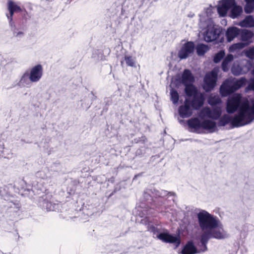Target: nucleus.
Returning <instances> with one entry per match:
<instances>
[{"mask_svg": "<svg viewBox=\"0 0 254 254\" xmlns=\"http://www.w3.org/2000/svg\"><path fill=\"white\" fill-rule=\"evenodd\" d=\"M253 106L247 99L243 98L241 94L235 93L229 97L226 104V111L229 114L234 113L238 110L237 114L233 118L232 126L238 127L245 126L254 120V101Z\"/></svg>", "mask_w": 254, "mask_h": 254, "instance_id": "nucleus-1", "label": "nucleus"}, {"mask_svg": "<svg viewBox=\"0 0 254 254\" xmlns=\"http://www.w3.org/2000/svg\"><path fill=\"white\" fill-rule=\"evenodd\" d=\"M174 195L173 192H168L162 190H157L155 189H146L144 191L143 197L145 202H141L138 211L141 217H147L154 216L155 211L164 212L168 208L167 204L168 200L165 197L168 195Z\"/></svg>", "mask_w": 254, "mask_h": 254, "instance_id": "nucleus-2", "label": "nucleus"}, {"mask_svg": "<svg viewBox=\"0 0 254 254\" xmlns=\"http://www.w3.org/2000/svg\"><path fill=\"white\" fill-rule=\"evenodd\" d=\"M197 218L199 226L203 232L213 230L219 226L220 221L217 217L205 210H199V212L197 214Z\"/></svg>", "mask_w": 254, "mask_h": 254, "instance_id": "nucleus-3", "label": "nucleus"}, {"mask_svg": "<svg viewBox=\"0 0 254 254\" xmlns=\"http://www.w3.org/2000/svg\"><path fill=\"white\" fill-rule=\"evenodd\" d=\"M227 237L226 233L223 229H213V230L204 232L200 236V242L202 249L201 251L204 252L207 250V244L209 239H223Z\"/></svg>", "mask_w": 254, "mask_h": 254, "instance_id": "nucleus-4", "label": "nucleus"}, {"mask_svg": "<svg viewBox=\"0 0 254 254\" xmlns=\"http://www.w3.org/2000/svg\"><path fill=\"white\" fill-rule=\"evenodd\" d=\"M156 238L163 242L173 244L175 246V249L177 248L181 244L180 236L179 235L177 236L171 235L167 230L157 235Z\"/></svg>", "mask_w": 254, "mask_h": 254, "instance_id": "nucleus-5", "label": "nucleus"}, {"mask_svg": "<svg viewBox=\"0 0 254 254\" xmlns=\"http://www.w3.org/2000/svg\"><path fill=\"white\" fill-rule=\"evenodd\" d=\"M220 31L215 27L214 23H208L203 34L204 40L207 42L216 40L219 36Z\"/></svg>", "mask_w": 254, "mask_h": 254, "instance_id": "nucleus-6", "label": "nucleus"}, {"mask_svg": "<svg viewBox=\"0 0 254 254\" xmlns=\"http://www.w3.org/2000/svg\"><path fill=\"white\" fill-rule=\"evenodd\" d=\"M217 73L214 70L207 73L204 77L203 89L207 92L213 89L216 85Z\"/></svg>", "mask_w": 254, "mask_h": 254, "instance_id": "nucleus-7", "label": "nucleus"}, {"mask_svg": "<svg viewBox=\"0 0 254 254\" xmlns=\"http://www.w3.org/2000/svg\"><path fill=\"white\" fill-rule=\"evenodd\" d=\"M235 4V0H221L217 6V10L219 16L224 17L231 7Z\"/></svg>", "mask_w": 254, "mask_h": 254, "instance_id": "nucleus-8", "label": "nucleus"}, {"mask_svg": "<svg viewBox=\"0 0 254 254\" xmlns=\"http://www.w3.org/2000/svg\"><path fill=\"white\" fill-rule=\"evenodd\" d=\"M195 45L192 42H187L182 47L178 53V57L181 59L187 58L190 54L194 52Z\"/></svg>", "mask_w": 254, "mask_h": 254, "instance_id": "nucleus-9", "label": "nucleus"}, {"mask_svg": "<svg viewBox=\"0 0 254 254\" xmlns=\"http://www.w3.org/2000/svg\"><path fill=\"white\" fill-rule=\"evenodd\" d=\"M43 73L42 65L39 64L32 67L29 72L30 80L32 82H37L41 79Z\"/></svg>", "mask_w": 254, "mask_h": 254, "instance_id": "nucleus-10", "label": "nucleus"}, {"mask_svg": "<svg viewBox=\"0 0 254 254\" xmlns=\"http://www.w3.org/2000/svg\"><path fill=\"white\" fill-rule=\"evenodd\" d=\"M39 205L43 209L47 211H56L59 209L60 204L59 203H53L48 199V196L44 195L39 201Z\"/></svg>", "mask_w": 254, "mask_h": 254, "instance_id": "nucleus-11", "label": "nucleus"}, {"mask_svg": "<svg viewBox=\"0 0 254 254\" xmlns=\"http://www.w3.org/2000/svg\"><path fill=\"white\" fill-rule=\"evenodd\" d=\"M252 66L251 63L249 62L245 64L233 65L231 69L232 73L236 76L246 74L250 70Z\"/></svg>", "mask_w": 254, "mask_h": 254, "instance_id": "nucleus-12", "label": "nucleus"}, {"mask_svg": "<svg viewBox=\"0 0 254 254\" xmlns=\"http://www.w3.org/2000/svg\"><path fill=\"white\" fill-rule=\"evenodd\" d=\"M221 110L219 108L210 109L209 108H204L201 111V115L213 120H218L221 115Z\"/></svg>", "mask_w": 254, "mask_h": 254, "instance_id": "nucleus-13", "label": "nucleus"}, {"mask_svg": "<svg viewBox=\"0 0 254 254\" xmlns=\"http://www.w3.org/2000/svg\"><path fill=\"white\" fill-rule=\"evenodd\" d=\"M179 115L182 118H187L192 115V111L190 107V100L186 98L184 105L179 107L178 110Z\"/></svg>", "mask_w": 254, "mask_h": 254, "instance_id": "nucleus-14", "label": "nucleus"}, {"mask_svg": "<svg viewBox=\"0 0 254 254\" xmlns=\"http://www.w3.org/2000/svg\"><path fill=\"white\" fill-rule=\"evenodd\" d=\"M254 36V33L253 31L246 29H241L239 34L240 40L246 47L253 42Z\"/></svg>", "mask_w": 254, "mask_h": 254, "instance_id": "nucleus-15", "label": "nucleus"}, {"mask_svg": "<svg viewBox=\"0 0 254 254\" xmlns=\"http://www.w3.org/2000/svg\"><path fill=\"white\" fill-rule=\"evenodd\" d=\"M204 100L203 94L199 93L192 97V99L190 101V106L193 109L198 110L203 106Z\"/></svg>", "mask_w": 254, "mask_h": 254, "instance_id": "nucleus-16", "label": "nucleus"}, {"mask_svg": "<svg viewBox=\"0 0 254 254\" xmlns=\"http://www.w3.org/2000/svg\"><path fill=\"white\" fill-rule=\"evenodd\" d=\"M194 77L191 71L188 69H185L181 77V83L185 86L193 83L194 82Z\"/></svg>", "mask_w": 254, "mask_h": 254, "instance_id": "nucleus-17", "label": "nucleus"}, {"mask_svg": "<svg viewBox=\"0 0 254 254\" xmlns=\"http://www.w3.org/2000/svg\"><path fill=\"white\" fill-rule=\"evenodd\" d=\"M8 9L9 11V14H7L6 16L9 20V23L10 26H12V16L14 12L20 11V7L15 4L13 1L9 0L8 2Z\"/></svg>", "mask_w": 254, "mask_h": 254, "instance_id": "nucleus-18", "label": "nucleus"}, {"mask_svg": "<svg viewBox=\"0 0 254 254\" xmlns=\"http://www.w3.org/2000/svg\"><path fill=\"white\" fill-rule=\"evenodd\" d=\"M228 79L234 92L245 85L247 82V79L245 77H241L239 79L235 78Z\"/></svg>", "mask_w": 254, "mask_h": 254, "instance_id": "nucleus-19", "label": "nucleus"}, {"mask_svg": "<svg viewBox=\"0 0 254 254\" xmlns=\"http://www.w3.org/2000/svg\"><path fill=\"white\" fill-rule=\"evenodd\" d=\"M229 79L225 80L220 87V93L222 97H226L234 93Z\"/></svg>", "mask_w": 254, "mask_h": 254, "instance_id": "nucleus-20", "label": "nucleus"}, {"mask_svg": "<svg viewBox=\"0 0 254 254\" xmlns=\"http://www.w3.org/2000/svg\"><path fill=\"white\" fill-rule=\"evenodd\" d=\"M201 249L202 248L200 246ZM200 252H202L201 250L198 251L196 247L194 245L192 241H189L183 248L181 254H195L199 253Z\"/></svg>", "mask_w": 254, "mask_h": 254, "instance_id": "nucleus-21", "label": "nucleus"}, {"mask_svg": "<svg viewBox=\"0 0 254 254\" xmlns=\"http://www.w3.org/2000/svg\"><path fill=\"white\" fill-rule=\"evenodd\" d=\"M241 29L235 26L229 27L226 32V37L227 41L231 42L234 38L239 36Z\"/></svg>", "mask_w": 254, "mask_h": 254, "instance_id": "nucleus-22", "label": "nucleus"}, {"mask_svg": "<svg viewBox=\"0 0 254 254\" xmlns=\"http://www.w3.org/2000/svg\"><path fill=\"white\" fill-rule=\"evenodd\" d=\"M31 81L30 80L29 72L25 71L21 76L20 80L17 83V85L20 88L30 87L31 86Z\"/></svg>", "mask_w": 254, "mask_h": 254, "instance_id": "nucleus-23", "label": "nucleus"}, {"mask_svg": "<svg viewBox=\"0 0 254 254\" xmlns=\"http://www.w3.org/2000/svg\"><path fill=\"white\" fill-rule=\"evenodd\" d=\"M201 128L208 130L210 132H213L216 128V123L211 120H204L202 122Z\"/></svg>", "mask_w": 254, "mask_h": 254, "instance_id": "nucleus-24", "label": "nucleus"}, {"mask_svg": "<svg viewBox=\"0 0 254 254\" xmlns=\"http://www.w3.org/2000/svg\"><path fill=\"white\" fill-rule=\"evenodd\" d=\"M185 93L189 97H193L200 93L193 83L185 85Z\"/></svg>", "mask_w": 254, "mask_h": 254, "instance_id": "nucleus-25", "label": "nucleus"}, {"mask_svg": "<svg viewBox=\"0 0 254 254\" xmlns=\"http://www.w3.org/2000/svg\"><path fill=\"white\" fill-rule=\"evenodd\" d=\"M243 12V8L240 5H238L235 1V4L231 7L229 16L232 19L238 18Z\"/></svg>", "mask_w": 254, "mask_h": 254, "instance_id": "nucleus-26", "label": "nucleus"}, {"mask_svg": "<svg viewBox=\"0 0 254 254\" xmlns=\"http://www.w3.org/2000/svg\"><path fill=\"white\" fill-rule=\"evenodd\" d=\"M187 123L189 127L191 129L197 130L201 128L202 122L197 118H193L187 121Z\"/></svg>", "mask_w": 254, "mask_h": 254, "instance_id": "nucleus-27", "label": "nucleus"}, {"mask_svg": "<svg viewBox=\"0 0 254 254\" xmlns=\"http://www.w3.org/2000/svg\"><path fill=\"white\" fill-rule=\"evenodd\" d=\"M239 25L242 27H254V19L253 16H247L245 19L240 22Z\"/></svg>", "mask_w": 254, "mask_h": 254, "instance_id": "nucleus-28", "label": "nucleus"}, {"mask_svg": "<svg viewBox=\"0 0 254 254\" xmlns=\"http://www.w3.org/2000/svg\"><path fill=\"white\" fill-rule=\"evenodd\" d=\"M234 59V57L232 54H228L224 58L222 63L221 66L223 71L227 72L229 70V64Z\"/></svg>", "mask_w": 254, "mask_h": 254, "instance_id": "nucleus-29", "label": "nucleus"}, {"mask_svg": "<svg viewBox=\"0 0 254 254\" xmlns=\"http://www.w3.org/2000/svg\"><path fill=\"white\" fill-rule=\"evenodd\" d=\"M233 118L228 115H224L219 120L218 125L219 127H224L229 123L232 125Z\"/></svg>", "mask_w": 254, "mask_h": 254, "instance_id": "nucleus-30", "label": "nucleus"}, {"mask_svg": "<svg viewBox=\"0 0 254 254\" xmlns=\"http://www.w3.org/2000/svg\"><path fill=\"white\" fill-rule=\"evenodd\" d=\"M215 10V7L212 6L211 5L208 7L204 9V14L207 18L208 23H213L212 17Z\"/></svg>", "mask_w": 254, "mask_h": 254, "instance_id": "nucleus-31", "label": "nucleus"}, {"mask_svg": "<svg viewBox=\"0 0 254 254\" xmlns=\"http://www.w3.org/2000/svg\"><path fill=\"white\" fill-rule=\"evenodd\" d=\"M246 2L244 6V11L247 13H252L254 10V0H244Z\"/></svg>", "mask_w": 254, "mask_h": 254, "instance_id": "nucleus-32", "label": "nucleus"}, {"mask_svg": "<svg viewBox=\"0 0 254 254\" xmlns=\"http://www.w3.org/2000/svg\"><path fill=\"white\" fill-rule=\"evenodd\" d=\"M196 53L198 56H203L209 50L208 46L203 44H198L196 48Z\"/></svg>", "mask_w": 254, "mask_h": 254, "instance_id": "nucleus-33", "label": "nucleus"}, {"mask_svg": "<svg viewBox=\"0 0 254 254\" xmlns=\"http://www.w3.org/2000/svg\"><path fill=\"white\" fill-rule=\"evenodd\" d=\"M208 103L211 106H215L221 103V100L218 95H211L208 98Z\"/></svg>", "mask_w": 254, "mask_h": 254, "instance_id": "nucleus-34", "label": "nucleus"}, {"mask_svg": "<svg viewBox=\"0 0 254 254\" xmlns=\"http://www.w3.org/2000/svg\"><path fill=\"white\" fill-rule=\"evenodd\" d=\"M170 99L174 104H176L178 103L179 99V95L178 92L174 89L172 88L170 90Z\"/></svg>", "mask_w": 254, "mask_h": 254, "instance_id": "nucleus-35", "label": "nucleus"}, {"mask_svg": "<svg viewBox=\"0 0 254 254\" xmlns=\"http://www.w3.org/2000/svg\"><path fill=\"white\" fill-rule=\"evenodd\" d=\"M246 46L243 44L242 42H238L237 43L234 44L232 45L229 47V51L231 52H233L236 51L237 50H241L245 47H246Z\"/></svg>", "mask_w": 254, "mask_h": 254, "instance_id": "nucleus-36", "label": "nucleus"}, {"mask_svg": "<svg viewBox=\"0 0 254 254\" xmlns=\"http://www.w3.org/2000/svg\"><path fill=\"white\" fill-rule=\"evenodd\" d=\"M225 53L224 50H220L216 53L213 58L214 63H219L225 57Z\"/></svg>", "mask_w": 254, "mask_h": 254, "instance_id": "nucleus-37", "label": "nucleus"}, {"mask_svg": "<svg viewBox=\"0 0 254 254\" xmlns=\"http://www.w3.org/2000/svg\"><path fill=\"white\" fill-rule=\"evenodd\" d=\"M125 61L127 66L131 67H135V58L132 56H126Z\"/></svg>", "mask_w": 254, "mask_h": 254, "instance_id": "nucleus-38", "label": "nucleus"}, {"mask_svg": "<svg viewBox=\"0 0 254 254\" xmlns=\"http://www.w3.org/2000/svg\"><path fill=\"white\" fill-rule=\"evenodd\" d=\"M78 214V216L74 217V218L79 217V220L85 222L88 220L89 216V214L86 213L85 214L84 211H81L80 210L79 212H77Z\"/></svg>", "mask_w": 254, "mask_h": 254, "instance_id": "nucleus-39", "label": "nucleus"}, {"mask_svg": "<svg viewBox=\"0 0 254 254\" xmlns=\"http://www.w3.org/2000/svg\"><path fill=\"white\" fill-rule=\"evenodd\" d=\"M245 56L250 59L254 60V46L249 48L246 50Z\"/></svg>", "mask_w": 254, "mask_h": 254, "instance_id": "nucleus-40", "label": "nucleus"}, {"mask_svg": "<svg viewBox=\"0 0 254 254\" xmlns=\"http://www.w3.org/2000/svg\"><path fill=\"white\" fill-rule=\"evenodd\" d=\"M150 0H131L133 2V4L135 7H140L143 4L147 3Z\"/></svg>", "mask_w": 254, "mask_h": 254, "instance_id": "nucleus-41", "label": "nucleus"}, {"mask_svg": "<svg viewBox=\"0 0 254 254\" xmlns=\"http://www.w3.org/2000/svg\"><path fill=\"white\" fill-rule=\"evenodd\" d=\"M148 231L152 233L154 235H156V236L159 234V232H160L159 230L156 228L154 226L149 224L148 226Z\"/></svg>", "mask_w": 254, "mask_h": 254, "instance_id": "nucleus-42", "label": "nucleus"}, {"mask_svg": "<svg viewBox=\"0 0 254 254\" xmlns=\"http://www.w3.org/2000/svg\"><path fill=\"white\" fill-rule=\"evenodd\" d=\"M27 191L29 192V194L31 195L36 194H39L40 192H39V190L37 189L36 186L32 187L31 190H30L29 189H27Z\"/></svg>", "mask_w": 254, "mask_h": 254, "instance_id": "nucleus-43", "label": "nucleus"}, {"mask_svg": "<svg viewBox=\"0 0 254 254\" xmlns=\"http://www.w3.org/2000/svg\"><path fill=\"white\" fill-rule=\"evenodd\" d=\"M145 149L143 147L139 148L135 152V155L137 156L141 157L143 154H145Z\"/></svg>", "mask_w": 254, "mask_h": 254, "instance_id": "nucleus-44", "label": "nucleus"}, {"mask_svg": "<svg viewBox=\"0 0 254 254\" xmlns=\"http://www.w3.org/2000/svg\"><path fill=\"white\" fill-rule=\"evenodd\" d=\"M121 189L120 185L117 184L114 188V191L110 194L109 197L112 196L114 193L119 191Z\"/></svg>", "mask_w": 254, "mask_h": 254, "instance_id": "nucleus-45", "label": "nucleus"}, {"mask_svg": "<svg viewBox=\"0 0 254 254\" xmlns=\"http://www.w3.org/2000/svg\"><path fill=\"white\" fill-rule=\"evenodd\" d=\"M247 88L250 90H253L254 91V79L251 80Z\"/></svg>", "mask_w": 254, "mask_h": 254, "instance_id": "nucleus-46", "label": "nucleus"}, {"mask_svg": "<svg viewBox=\"0 0 254 254\" xmlns=\"http://www.w3.org/2000/svg\"><path fill=\"white\" fill-rule=\"evenodd\" d=\"M24 35V33L23 32L20 31V32H17L15 30H13V36L18 37V38H21Z\"/></svg>", "mask_w": 254, "mask_h": 254, "instance_id": "nucleus-47", "label": "nucleus"}, {"mask_svg": "<svg viewBox=\"0 0 254 254\" xmlns=\"http://www.w3.org/2000/svg\"><path fill=\"white\" fill-rule=\"evenodd\" d=\"M37 175L38 177H41L43 179H47L48 178L47 177L45 176L44 173L42 171L37 172Z\"/></svg>", "mask_w": 254, "mask_h": 254, "instance_id": "nucleus-48", "label": "nucleus"}, {"mask_svg": "<svg viewBox=\"0 0 254 254\" xmlns=\"http://www.w3.org/2000/svg\"><path fill=\"white\" fill-rule=\"evenodd\" d=\"M91 105V103H88L87 104H84L83 103H82L81 104V106L83 108L86 109V110H87L88 109H89Z\"/></svg>", "mask_w": 254, "mask_h": 254, "instance_id": "nucleus-49", "label": "nucleus"}, {"mask_svg": "<svg viewBox=\"0 0 254 254\" xmlns=\"http://www.w3.org/2000/svg\"><path fill=\"white\" fill-rule=\"evenodd\" d=\"M105 102L106 103V105L109 106L112 103V100L110 98H106L105 99Z\"/></svg>", "mask_w": 254, "mask_h": 254, "instance_id": "nucleus-50", "label": "nucleus"}, {"mask_svg": "<svg viewBox=\"0 0 254 254\" xmlns=\"http://www.w3.org/2000/svg\"><path fill=\"white\" fill-rule=\"evenodd\" d=\"M108 181L112 183H114L115 182V178L114 177H111L110 179H108Z\"/></svg>", "mask_w": 254, "mask_h": 254, "instance_id": "nucleus-51", "label": "nucleus"}, {"mask_svg": "<svg viewBox=\"0 0 254 254\" xmlns=\"http://www.w3.org/2000/svg\"><path fill=\"white\" fill-rule=\"evenodd\" d=\"M4 148V145L2 144H0V151H2L3 149Z\"/></svg>", "mask_w": 254, "mask_h": 254, "instance_id": "nucleus-52", "label": "nucleus"}, {"mask_svg": "<svg viewBox=\"0 0 254 254\" xmlns=\"http://www.w3.org/2000/svg\"><path fill=\"white\" fill-rule=\"evenodd\" d=\"M251 73L254 76V68L252 69Z\"/></svg>", "mask_w": 254, "mask_h": 254, "instance_id": "nucleus-53", "label": "nucleus"}, {"mask_svg": "<svg viewBox=\"0 0 254 254\" xmlns=\"http://www.w3.org/2000/svg\"><path fill=\"white\" fill-rule=\"evenodd\" d=\"M71 2V0H67V1L66 2V3H69L70 2Z\"/></svg>", "mask_w": 254, "mask_h": 254, "instance_id": "nucleus-54", "label": "nucleus"}, {"mask_svg": "<svg viewBox=\"0 0 254 254\" xmlns=\"http://www.w3.org/2000/svg\"><path fill=\"white\" fill-rule=\"evenodd\" d=\"M107 110H108V108H107H107H104V109H103V110H104V111H107Z\"/></svg>", "mask_w": 254, "mask_h": 254, "instance_id": "nucleus-55", "label": "nucleus"}, {"mask_svg": "<svg viewBox=\"0 0 254 254\" xmlns=\"http://www.w3.org/2000/svg\"><path fill=\"white\" fill-rule=\"evenodd\" d=\"M179 122H180V123H183V122H184V121H183V120H180V121H179Z\"/></svg>", "mask_w": 254, "mask_h": 254, "instance_id": "nucleus-56", "label": "nucleus"}, {"mask_svg": "<svg viewBox=\"0 0 254 254\" xmlns=\"http://www.w3.org/2000/svg\"><path fill=\"white\" fill-rule=\"evenodd\" d=\"M134 140H135V142H136V143H137V142H138V140L136 141V139H134Z\"/></svg>", "mask_w": 254, "mask_h": 254, "instance_id": "nucleus-57", "label": "nucleus"}]
</instances>
